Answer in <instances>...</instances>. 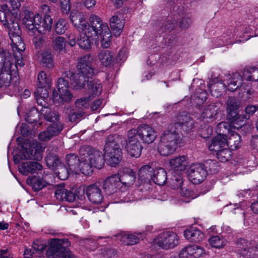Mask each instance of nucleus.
<instances>
[{
  "label": "nucleus",
  "mask_w": 258,
  "mask_h": 258,
  "mask_svg": "<svg viewBox=\"0 0 258 258\" xmlns=\"http://www.w3.org/2000/svg\"><path fill=\"white\" fill-rule=\"evenodd\" d=\"M92 58L90 54H86L79 58L77 64V73L66 71L62 74V78L70 79L71 84L76 90H80L85 86L95 74L91 62Z\"/></svg>",
  "instance_id": "1"
},
{
  "label": "nucleus",
  "mask_w": 258,
  "mask_h": 258,
  "mask_svg": "<svg viewBox=\"0 0 258 258\" xmlns=\"http://www.w3.org/2000/svg\"><path fill=\"white\" fill-rule=\"evenodd\" d=\"M181 138L175 130H168L161 135L158 151L163 156H168L173 154L180 142Z\"/></svg>",
  "instance_id": "2"
},
{
  "label": "nucleus",
  "mask_w": 258,
  "mask_h": 258,
  "mask_svg": "<svg viewBox=\"0 0 258 258\" xmlns=\"http://www.w3.org/2000/svg\"><path fill=\"white\" fill-rule=\"evenodd\" d=\"M68 239H52L46 251L48 258H75L72 252L63 245L68 244Z\"/></svg>",
  "instance_id": "3"
},
{
  "label": "nucleus",
  "mask_w": 258,
  "mask_h": 258,
  "mask_svg": "<svg viewBox=\"0 0 258 258\" xmlns=\"http://www.w3.org/2000/svg\"><path fill=\"white\" fill-rule=\"evenodd\" d=\"M96 16L93 15L90 18L91 26L88 27L85 32H81L80 37L78 39V44L79 46L84 49H89L91 47V40H97L96 29L99 28V23L97 20Z\"/></svg>",
  "instance_id": "4"
},
{
  "label": "nucleus",
  "mask_w": 258,
  "mask_h": 258,
  "mask_svg": "<svg viewBox=\"0 0 258 258\" xmlns=\"http://www.w3.org/2000/svg\"><path fill=\"white\" fill-rule=\"evenodd\" d=\"M105 155L108 163L115 166L121 160L122 152L119 143L113 137H109L106 140L104 148Z\"/></svg>",
  "instance_id": "5"
},
{
  "label": "nucleus",
  "mask_w": 258,
  "mask_h": 258,
  "mask_svg": "<svg viewBox=\"0 0 258 258\" xmlns=\"http://www.w3.org/2000/svg\"><path fill=\"white\" fill-rule=\"evenodd\" d=\"M58 92L54 90L52 93L53 102L59 105L69 103L73 98V95L69 89V81L62 77L58 79L57 82Z\"/></svg>",
  "instance_id": "6"
},
{
  "label": "nucleus",
  "mask_w": 258,
  "mask_h": 258,
  "mask_svg": "<svg viewBox=\"0 0 258 258\" xmlns=\"http://www.w3.org/2000/svg\"><path fill=\"white\" fill-rule=\"evenodd\" d=\"M80 158L87 157L94 167L101 169L104 164V157L101 152L89 146H83L79 149Z\"/></svg>",
  "instance_id": "7"
},
{
  "label": "nucleus",
  "mask_w": 258,
  "mask_h": 258,
  "mask_svg": "<svg viewBox=\"0 0 258 258\" xmlns=\"http://www.w3.org/2000/svg\"><path fill=\"white\" fill-rule=\"evenodd\" d=\"M5 26L9 28V35L12 41V49L14 50V48H16L19 50L24 51L25 45L20 36L21 31L15 16L11 19V21L8 22Z\"/></svg>",
  "instance_id": "8"
},
{
  "label": "nucleus",
  "mask_w": 258,
  "mask_h": 258,
  "mask_svg": "<svg viewBox=\"0 0 258 258\" xmlns=\"http://www.w3.org/2000/svg\"><path fill=\"white\" fill-rule=\"evenodd\" d=\"M155 243L164 249L173 248L179 242V238L178 235L170 231H164L160 233L155 239Z\"/></svg>",
  "instance_id": "9"
},
{
  "label": "nucleus",
  "mask_w": 258,
  "mask_h": 258,
  "mask_svg": "<svg viewBox=\"0 0 258 258\" xmlns=\"http://www.w3.org/2000/svg\"><path fill=\"white\" fill-rule=\"evenodd\" d=\"M136 137H139L143 143L149 144L153 143L157 138L155 130L149 124L140 125L137 128L128 131Z\"/></svg>",
  "instance_id": "10"
},
{
  "label": "nucleus",
  "mask_w": 258,
  "mask_h": 258,
  "mask_svg": "<svg viewBox=\"0 0 258 258\" xmlns=\"http://www.w3.org/2000/svg\"><path fill=\"white\" fill-rule=\"evenodd\" d=\"M238 253L244 258H258V243L254 245L243 238L237 241Z\"/></svg>",
  "instance_id": "11"
},
{
  "label": "nucleus",
  "mask_w": 258,
  "mask_h": 258,
  "mask_svg": "<svg viewBox=\"0 0 258 258\" xmlns=\"http://www.w3.org/2000/svg\"><path fill=\"white\" fill-rule=\"evenodd\" d=\"M189 180L195 184L201 183L207 175V171L205 165L201 163L192 164L188 171Z\"/></svg>",
  "instance_id": "12"
},
{
  "label": "nucleus",
  "mask_w": 258,
  "mask_h": 258,
  "mask_svg": "<svg viewBox=\"0 0 258 258\" xmlns=\"http://www.w3.org/2000/svg\"><path fill=\"white\" fill-rule=\"evenodd\" d=\"M96 18L98 20L99 28L96 29V31H98L96 33L97 40L99 39V36L101 39V46L104 48H108L111 43V34L110 29L107 24L103 23L101 19L96 16Z\"/></svg>",
  "instance_id": "13"
},
{
  "label": "nucleus",
  "mask_w": 258,
  "mask_h": 258,
  "mask_svg": "<svg viewBox=\"0 0 258 258\" xmlns=\"http://www.w3.org/2000/svg\"><path fill=\"white\" fill-rule=\"evenodd\" d=\"M126 148L131 156L137 158L141 156L143 149L141 143L129 131L127 132Z\"/></svg>",
  "instance_id": "14"
},
{
  "label": "nucleus",
  "mask_w": 258,
  "mask_h": 258,
  "mask_svg": "<svg viewBox=\"0 0 258 258\" xmlns=\"http://www.w3.org/2000/svg\"><path fill=\"white\" fill-rule=\"evenodd\" d=\"M2 63L3 68L0 73V88L9 86L12 79V69L13 67H16L10 60H5Z\"/></svg>",
  "instance_id": "15"
},
{
  "label": "nucleus",
  "mask_w": 258,
  "mask_h": 258,
  "mask_svg": "<svg viewBox=\"0 0 258 258\" xmlns=\"http://www.w3.org/2000/svg\"><path fill=\"white\" fill-rule=\"evenodd\" d=\"M52 24V19L48 15L45 14L42 18L39 15L37 14L35 30L40 34L45 35L51 30Z\"/></svg>",
  "instance_id": "16"
},
{
  "label": "nucleus",
  "mask_w": 258,
  "mask_h": 258,
  "mask_svg": "<svg viewBox=\"0 0 258 258\" xmlns=\"http://www.w3.org/2000/svg\"><path fill=\"white\" fill-rule=\"evenodd\" d=\"M175 123L177 124L183 131L186 132L191 131L195 127L193 119L186 111L180 113L176 117Z\"/></svg>",
  "instance_id": "17"
},
{
  "label": "nucleus",
  "mask_w": 258,
  "mask_h": 258,
  "mask_svg": "<svg viewBox=\"0 0 258 258\" xmlns=\"http://www.w3.org/2000/svg\"><path fill=\"white\" fill-rule=\"evenodd\" d=\"M62 128V125L59 122L53 123L48 126L46 131L39 133L38 138L42 141H48L52 137L58 135Z\"/></svg>",
  "instance_id": "18"
},
{
  "label": "nucleus",
  "mask_w": 258,
  "mask_h": 258,
  "mask_svg": "<svg viewBox=\"0 0 258 258\" xmlns=\"http://www.w3.org/2000/svg\"><path fill=\"white\" fill-rule=\"evenodd\" d=\"M86 194L89 200L93 204H99L103 201L102 191L96 184H91L87 187Z\"/></svg>",
  "instance_id": "19"
},
{
  "label": "nucleus",
  "mask_w": 258,
  "mask_h": 258,
  "mask_svg": "<svg viewBox=\"0 0 258 258\" xmlns=\"http://www.w3.org/2000/svg\"><path fill=\"white\" fill-rule=\"evenodd\" d=\"M116 174L119 178V183H121L126 186H130L135 181V173L130 168H122Z\"/></svg>",
  "instance_id": "20"
},
{
  "label": "nucleus",
  "mask_w": 258,
  "mask_h": 258,
  "mask_svg": "<svg viewBox=\"0 0 258 258\" xmlns=\"http://www.w3.org/2000/svg\"><path fill=\"white\" fill-rule=\"evenodd\" d=\"M119 185V178L115 174L105 179L103 183V188L107 195H110L117 191Z\"/></svg>",
  "instance_id": "21"
},
{
  "label": "nucleus",
  "mask_w": 258,
  "mask_h": 258,
  "mask_svg": "<svg viewBox=\"0 0 258 258\" xmlns=\"http://www.w3.org/2000/svg\"><path fill=\"white\" fill-rule=\"evenodd\" d=\"M205 253L204 249L197 245H188L183 248L179 254L180 258H198Z\"/></svg>",
  "instance_id": "22"
},
{
  "label": "nucleus",
  "mask_w": 258,
  "mask_h": 258,
  "mask_svg": "<svg viewBox=\"0 0 258 258\" xmlns=\"http://www.w3.org/2000/svg\"><path fill=\"white\" fill-rule=\"evenodd\" d=\"M55 196L59 201H66L69 202H73L75 199V194L70 190H68L64 187L63 184H61L55 186Z\"/></svg>",
  "instance_id": "23"
},
{
  "label": "nucleus",
  "mask_w": 258,
  "mask_h": 258,
  "mask_svg": "<svg viewBox=\"0 0 258 258\" xmlns=\"http://www.w3.org/2000/svg\"><path fill=\"white\" fill-rule=\"evenodd\" d=\"M42 169V165L38 162L35 161L24 162L19 167V172L25 175L37 173Z\"/></svg>",
  "instance_id": "24"
},
{
  "label": "nucleus",
  "mask_w": 258,
  "mask_h": 258,
  "mask_svg": "<svg viewBox=\"0 0 258 258\" xmlns=\"http://www.w3.org/2000/svg\"><path fill=\"white\" fill-rule=\"evenodd\" d=\"M226 136L217 135L211 141L209 149L216 153L227 147Z\"/></svg>",
  "instance_id": "25"
},
{
  "label": "nucleus",
  "mask_w": 258,
  "mask_h": 258,
  "mask_svg": "<svg viewBox=\"0 0 258 258\" xmlns=\"http://www.w3.org/2000/svg\"><path fill=\"white\" fill-rule=\"evenodd\" d=\"M185 238L191 242H200L204 237V233L200 230L191 227L184 231Z\"/></svg>",
  "instance_id": "26"
},
{
  "label": "nucleus",
  "mask_w": 258,
  "mask_h": 258,
  "mask_svg": "<svg viewBox=\"0 0 258 258\" xmlns=\"http://www.w3.org/2000/svg\"><path fill=\"white\" fill-rule=\"evenodd\" d=\"M27 183L32 186L35 191H38L41 190L49 184L46 176L43 177H30L27 178Z\"/></svg>",
  "instance_id": "27"
},
{
  "label": "nucleus",
  "mask_w": 258,
  "mask_h": 258,
  "mask_svg": "<svg viewBox=\"0 0 258 258\" xmlns=\"http://www.w3.org/2000/svg\"><path fill=\"white\" fill-rule=\"evenodd\" d=\"M218 109L215 104L208 105L202 111L201 118L207 122H211L215 120Z\"/></svg>",
  "instance_id": "28"
},
{
  "label": "nucleus",
  "mask_w": 258,
  "mask_h": 258,
  "mask_svg": "<svg viewBox=\"0 0 258 258\" xmlns=\"http://www.w3.org/2000/svg\"><path fill=\"white\" fill-rule=\"evenodd\" d=\"M71 21L75 28L81 32H85L88 27L91 26L80 13L71 15Z\"/></svg>",
  "instance_id": "29"
},
{
  "label": "nucleus",
  "mask_w": 258,
  "mask_h": 258,
  "mask_svg": "<svg viewBox=\"0 0 258 258\" xmlns=\"http://www.w3.org/2000/svg\"><path fill=\"white\" fill-rule=\"evenodd\" d=\"M66 161L70 171L73 174H77L80 171V160L77 155L74 153L69 154L66 156Z\"/></svg>",
  "instance_id": "30"
},
{
  "label": "nucleus",
  "mask_w": 258,
  "mask_h": 258,
  "mask_svg": "<svg viewBox=\"0 0 258 258\" xmlns=\"http://www.w3.org/2000/svg\"><path fill=\"white\" fill-rule=\"evenodd\" d=\"M120 241L125 245H132L137 244L143 238V234L141 233L135 234H121L118 236Z\"/></svg>",
  "instance_id": "31"
},
{
  "label": "nucleus",
  "mask_w": 258,
  "mask_h": 258,
  "mask_svg": "<svg viewBox=\"0 0 258 258\" xmlns=\"http://www.w3.org/2000/svg\"><path fill=\"white\" fill-rule=\"evenodd\" d=\"M109 25L114 35L118 36L120 35L122 32L124 27V22L117 16L114 15L110 19Z\"/></svg>",
  "instance_id": "32"
},
{
  "label": "nucleus",
  "mask_w": 258,
  "mask_h": 258,
  "mask_svg": "<svg viewBox=\"0 0 258 258\" xmlns=\"http://www.w3.org/2000/svg\"><path fill=\"white\" fill-rule=\"evenodd\" d=\"M242 77L238 73L233 75L227 83V89L229 91L233 92L239 88V90L242 91L243 84H242Z\"/></svg>",
  "instance_id": "33"
},
{
  "label": "nucleus",
  "mask_w": 258,
  "mask_h": 258,
  "mask_svg": "<svg viewBox=\"0 0 258 258\" xmlns=\"http://www.w3.org/2000/svg\"><path fill=\"white\" fill-rule=\"evenodd\" d=\"M36 19V15H34L33 13L28 10L24 11L23 22L27 29L29 30L32 31L35 30Z\"/></svg>",
  "instance_id": "34"
},
{
  "label": "nucleus",
  "mask_w": 258,
  "mask_h": 258,
  "mask_svg": "<svg viewBox=\"0 0 258 258\" xmlns=\"http://www.w3.org/2000/svg\"><path fill=\"white\" fill-rule=\"evenodd\" d=\"M86 89L89 96L94 98L95 96L101 94L102 85L99 81L90 80L88 83Z\"/></svg>",
  "instance_id": "35"
},
{
  "label": "nucleus",
  "mask_w": 258,
  "mask_h": 258,
  "mask_svg": "<svg viewBox=\"0 0 258 258\" xmlns=\"http://www.w3.org/2000/svg\"><path fill=\"white\" fill-rule=\"evenodd\" d=\"M153 181L158 185L164 184L167 180V173L165 170L161 167L156 168L152 176Z\"/></svg>",
  "instance_id": "36"
},
{
  "label": "nucleus",
  "mask_w": 258,
  "mask_h": 258,
  "mask_svg": "<svg viewBox=\"0 0 258 258\" xmlns=\"http://www.w3.org/2000/svg\"><path fill=\"white\" fill-rule=\"evenodd\" d=\"M187 158L185 156H180L170 160V164L172 169L178 171L184 170L187 166Z\"/></svg>",
  "instance_id": "37"
},
{
  "label": "nucleus",
  "mask_w": 258,
  "mask_h": 258,
  "mask_svg": "<svg viewBox=\"0 0 258 258\" xmlns=\"http://www.w3.org/2000/svg\"><path fill=\"white\" fill-rule=\"evenodd\" d=\"M24 159H33L39 161L42 158L41 152L38 150L35 147L31 146L29 149L23 150Z\"/></svg>",
  "instance_id": "38"
},
{
  "label": "nucleus",
  "mask_w": 258,
  "mask_h": 258,
  "mask_svg": "<svg viewBox=\"0 0 258 258\" xmlns=\"http://www.w3.org/2000/svg\"><path fill=\"white\" fill-rule=\"evenodd\" d=\"M98 58L104 66L108 67L113 63L114 59V54L109 50H104L101 51L98 54Z\"/></svg>",
  "instance_id": "39"
},
{
  "label": "nucleus",
  "mask_w": 258,
  "mask_h": 258,
  "mask_svg": "<svg viewBox=\"0 0 258 258\" xmlns=\"http://www.w3.org/2000/svg\"><path fill=\"white\" fill-rule=\"evenodd\" d=\"M242 75L243 79L246 81H257L258 68L254 67L244 69Z\"/></svg>",
  "instance_id": "40"
},
{
  "label": "nucleus",
  "mask_w": 258,
  "mask_h": 258,
  "mask_svg": "<svg viewBox=\"0 0 258 258\" xmlns=\"http://www.w3.org/2000/svg\"><path fill=\"white\" fill-rule=\"evenodd\" d=\"M40 111L45 119L48 121L55 122L59 119V115L57 113L52 111L50 108L47 106H43Z\"/></svg>",
  "instance_id": "41"
},
{
  "label": "nucleus",
  "mask_w": 258,
  "mask_h": 258,
  "mask_svg": "<svg viewBox=\"0 0 258 258\" xmlns=\"http://www.w3.org/2000/svg\"><path fill=\"white\" fill-rule=\"evenodd\" d=\"M14 16L9 9L8 6L3 5L0 9V21L3 23L4 26L8 24V21H11V19Z\"/></svg>",
  "instance_id": "42"
},
{
  "label": "nucleus",
  "mask_w": 258,
  "mask_h": 258,
  "mask_svg": "<svg viewBox=\"0 0 258 258\" xmlns=\"http://www.w3.org/2000/svg\"><path fill=\"white\" fill-rule=\"evenodd\" d=\"M176 181L177 182L176 184V188L179 189L181 196L183 198H188L190 199H194L196 197L194 195L192 191L189 190L188 189L182 187V184L183 181L182 178H177L175 179Z\"/></svg>",
  "instance_id": "43"
},
{
  "label": "nucleus",
  "mask_w": 258,
  "mask_h": 258,
  "mask_svg": "<svg viewBox=\"0 0 258 258\" xmlns=\"http://www.w3.org/2000/svg\"><path fill=\"white\" fill-rule=\"evenodd\" d=\"M79 166L80 171L83 174L89 176L93 173V167H94V166L91 164V162L88 161L87 157L84 158V159L81 158Z\"/></svg>",
  "instance_id": "44"
},
{
  "label": "nucleus",
  "mask_w": 258,
  "mask_h": 258,
  "mask_svg": "<svg viewBox=\"0 0 258 258\" xmlns=\"http://www.w3.org/2000/svg\"><path fill=\"white\" fill-rule=\"evenodd\" d=\"M240 142V136L236 133H232L227 139V147H230L232 149H236L239 147Z\"/></svg>",
  "instance_id": "45"
},
{
  "label": "nucleus",
  "mask_w": 258,
  "mask_h": 258,
  "mask_svg": "<svg viewBox=\"0 0 258 258\" xmlns=\"http://www.w3.org/2000/svg\"><path fill=\"white\" fill-rule=\"evenodd\" d=\"M51 85L50 77L45 72L41 71L38 75L37 86H43V87H50Z\"/></svg>",
  "instance_id": "46"
},
{
  "label": "nucleus",
  "mask_w": 258,
  "mask_h": 258,
  "mask_svg": "<svg viewBox=\"0 0 258 258\" xmlns=\"http://www.w3.org/2000/svg\"><path fill=\"white\" fill-rule=\"evenodd\" d=\"M47 165L50 168L55 169L60 164L59 158L53 153H49L45 157Z\"/></svg>",
  "instance_id": "47"
},
{
  "label": "nucleus",
  "mask_w": 258,
  "mask_h": 258,
  "mask_svg": "<svg viewBox=\"0 0 258 258\" xmlns=\"http://www.w3.org/2000/svg\"><path fill=\"white\" fill-rule=\"evenodd\" d=\"M52 43L54 50L59 52L65 50L66 40L64 38L61 36H57L52 40Z\"/></svg>",
  "instance_id": "48"
},
{
  "label": "nucleus",
  "mask_w": 258,
  "mask_h": 258,
  "mask_svg": "<svg viewBox=\"0 0 258 258\" xmlns=\"http://www.w3.org/2000/svg\"><path fill=\"white\" fill-rule=\"evenodd\" d=\"M41 63L45 67L51 69L54 66L52 54L48 51H44L42 54Z\"/></svg>",
  "instance_id": "49"
},
{
  "label": "nucleus",
  "mask_w": 258,
  "mask_h": 258,
  "mask_svg": "<svg viewBox=\"0 0 258 258\" xmlns=\"http://www.w3.org/2000/svg\"><path fill=\"white\" fill-rule=\"evenodd\" d=\"M248 119L246 115L243 114L238 115L236 117L230 119L231 127L239 129L241 128L245 123L246 120Z\"/></svg>",
  "instance_id": "50"
},
{
  "label": "nucleus",
  "mask_w": 258,
  "mask_h": 258,
  "mask_svg": "<svg viewBox=\"0 0 258 258\" xmlns=\"http://www.w3.org/2000/svg\"><path fill=\"white\" fill-rule=\"evenodd\" d=\"M209 242L211 246L216 248H222L226 243V241L219 236H214L209 239Z\"/></svg>",
  "instance_id": "51"
},
{
  "label": "nucleus",
  "mask_w": 258,
  "mask_h": 258,
  "mask_svg": "<svg viewBox=\"0 0 258 258\" xmlns=\"http://www.w3.org/2000/svg\"><path fill=\"white\" fill-rule=\"evenodd\" d=\"M152 170V167L148 165L142 166L138 173L139 178L143 180L149 179L150 177L152 178L151 172Z\"/></svg>",
  "instance_id": "52"
},
{
  "label": "nucleus",
  "mask_w": 258,
  "mask_h": 258,
  "mask_svg": "<svg viewBox=\"0 0 258 258\" xmlns=\"http://www.w3.org/2000/svg\"><path fill=\"white\" fill-rule=\"evenodd\" d=\"M55 169V174L60 179L64 180L68 178L70 171L65 165L60 164Z\"/></svg>",
  "instance_id": "53"
},
{
  "label": "nucleus",
  "mask_w": 258,
  "mask_h": 258,
  "mask_svg": "<svg viewBox=\"0 0 258 258\" xmlns=\"http://www.w3.org/2000/svg\"><path fill=\"white\" fill-rule=\"evenodd\" d=\"M216 156L222 162L229 160L231 157V152L228 147L225 148L221 151L216 153Z\"/></svg>",
  "instance_id": "54"
},
{
  "label": "nucleus",
  "mask_w": 258,
  "mask_h": 258,
  "mask_svg": "<svg viewBox=\"0 0 258 258\" xmlns=\"http://www.w3.org/2000/svg\"><path fill=\"white\" fill-rule=\"evenodd\" d=\"M13 50L14 51L15 63H14L13 62L12 63L14 65H16V67H13L12 69V71H15V69L17 68L18 66H20V67H23L24 66V62L21 53L23 51L19 50L16 48H14V50L13 49Z\"/></svg>",
  "instance_id": "55"
},
{
  "label": "nucleus",
  "mask_w": 258,
  "mask_h": 258,
  "mask_svg": "<svg viewBox=\"0 0 258 258\" xmlns=\"http://www.w3.org/2000/svg\"><path fill=\"white\" fill-rule=\"evenodd\" d=\"M213 83L212 84V85L211 86H209V90L211 92L212 95L218 97L221 95L222 92L219 90H218V91H216V88H217L218 87L217 83H219L221 85V87H222L223 89H225L226 88V85L224 83H223L222 80H219L218 81L213 80Z\"/></svg>",
  "instance_id": "56"
},
{
  "label": "nucleus",
  "mask_w": 258,
  "mask_h": 258,
  "mask_svg": "<svg viewBox=\"0 0 258 258\" xmlns=\"http://www.w3.org/2000/svg\"><path fill=\"white\" fill-rule=\"evenodd\" d=\"M68 23L62 19H59L55 24V31L58 34H62L68 29Z\"/></svg>",
  "instance_id": "57"
},
{
  "label": "nucleus",
  "mask_w": 258,
  "mask_h": 258,
  "mask_svg": "<svg viewBox=\"0 0 258 258\" xmlns=\"http://www.w3.org/2000/svg\"><path fill=\"white\" fill-rule=\"evenodd\" d=\"M230 125L228 122L225 121L219 123L216 130L217 135L226 136V134L229 132Z\"/></svg>",
  "instance_id": "58"
},
{
  "label": "nucleus",
  "mask_w": 258,
  "mask_h": 258,
  "mask_svg": "<svg viewBox=\"0 0 258 258\" xmlns=\"http://www.w3.org/2000/svg\"><path fill=\"white\" fill-rule=\"evenodd\" d=\"M50 87H43V86H37L36 90L35 91L34 94L36 97L44 99H46L48 97V89Z\"/></svg>",
  "instance_id": "59"
},
{
  "label": "nucleus",
  "mask_w": 258,
  "mask_h": 258,
  "mask_svg": "<svg viewBox=\"0 0 258 258\" xmlns=\"http://www.w3.org/2000/svg\"><path fill=\"white\" fill-rule=\"evenodd\" d=\"M48 41V38L46 36H36L33 39V42L36 48H40Z\"/></svg>",
  "instance_id": "60"
},
{
  "label": "nucleus",
  "mask_w": 258,
  "mask_h": 258,
  "mask_svg": "<svg viewBox=\"0 0 258 258\" xmlns=\"http://www.w3.org/2000/svg\"><path fill=\"white\" fill-rule=\"evenodd\" d=\"M92 98L91 96L81 97L75 101V104L79 108H87L89 106V100Z\"/></svg>",
  "instance_id": "61"
},
{
  "label": "nucleus",
  "mask_w": 258,
  "mask_h": 258,
  "mask_svg": "<svg viewBox=\"0 0 258 258\" xmlns=\"http://www.w3.org/2000/svg\"><path fill=\"white\" fill-rule=\"evenodd\" d=\"M46 247L45 242L39 240H35L32 244V249L36 253L43 251Z\"/></svg>",
  "instance_id": "62"
},
{
  "label": "nucleus",
  "mask_w": 258,
  "mask_h": 258,
  "mask_svg": "<svg viewBox=\"0 0 258 258\" xmlns=\"http://www.w3.org/2000/svg\"><path fill=\"white\" fill-rule=\"evenodd\" d=\"M213 128L209 125H205L199 132L200 136L204 139L209 138L212 134Z\"/></svg>",
  "instance_id": "63"
},
{
  "label": "nucleus",
  "mask_w": 258,
  "mask_h": 258,
  "mask_svg": "<svg viewBox=\"0 0 258 258\" xmlns=\"http://www.w3.org/2000/svg\"><path fill=\"white\" fill-rule=\"evenodd\" d=\"M239 101L234 97H229L227 101V109L239 108Z\"/></svg>",
  "instance_id": "64"
}]
</instances>
